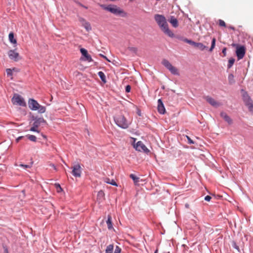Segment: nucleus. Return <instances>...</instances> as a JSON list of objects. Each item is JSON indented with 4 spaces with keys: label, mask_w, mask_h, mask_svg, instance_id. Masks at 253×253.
I'll use <instances>...</instances> for the list:
<instances>
[{
    "label": "nucleus",
    "mask_w": 253,
    "mask_h": 253,
    "mask_svg": "<svg viewBox=\"0 0 253 253\" xmlns=\"http://www.w3.org/2000/svg\"><path fill=\"white\" fill-rule=\"evenodd\" d=\"M158 111L161 114H164L166 112L165 107L161 99L158 100Z\"/></svg>",
    "instance_id": "obj_15"
},
{
    "label": "nucleus",
    "mask_w": 253,
    "mask_h": 253,
    "mask_svg": "<svg viewBox=\"0 0 253 253\" xmlns=\"http://www.w3.org/2000/svg\"><path fill=\"white\" fill-rule=\"evenodd\" d=\"M154 253H158V249H156L154 252Z\"/></svg>",
    "instance_id": "obj_49"
},
{
    "label": "nucleus",
    "mask_w": 253,
    "mask_h": 253,
    "mask_svg": "<svg viewBox=\"0 0 253 253\" xmlns=\"http://www.w3.org/2000/svg\"><path fill=\"white\" fill-rule=\"evenodd\" d=\"M101 56L103 57V58H105L106 60H108L107 58L105 56L103 55H101Z\"/></svg>",
    "instance_id": "obj_48"
},
{
    "label": "nucleus",
    "mask_w": 253,
    "mask_h": 253,
    "mask_svg": "<svg viewBox=\"0 0 253 253\" xmlns=\"http://www.w3.org/2000/svg\"><path fill=\"white\" fill-rule=\"evenodd\" d=\"M72 174L75 177H80L82 173V168L80 164L75 165L72 168Z\"/></svg>",
    "instance_id": "obj_11"
},
{
    "label": "nucleus",
    "mask_w": 253,
    "mask_h": 253,
    "mask_svg": "<svg viewBox=\"0 0 253 253\" xmlns=\"http://www.w3.org/2000/svg\"><path fill=\"white\" fill-rule=\"evenodd\" d=\"M26 137L31 141L35 142L37 140V137L36 136L31 134H28L26 135Z\"/></svg>",
    "instance_id": "obj_27"
},
{
    "label": "nucleus",
    "mask_w": 253,
    "mask_h": 253,
    "mask_svg": "<svg viewBox=\"0 0 253 253\" xmlns=\"http://www.w3.org/2000/svg\"><path fill=\"white\" fill-rule=\"evenodd\" d=\"M55 185H56V188L57 189L59 188L60 191H61L62 190V188L61 187L59 184H56Z\"/></svg>",
    "instance_id": "obj_44"
},
{
    "label": "nucleus",
    "mask_w": 253,
    "mask_h": 253,
    "mask_svg": "<svg viewBox=\"0 0 253 253\" xmlns=\"http://www.w3.org/2000/svg\"><path fill=\"white\" fill-rule=\"evenodd\" d=\"M98 75L103 83H105L106 82V76L103 72L99 71L98 73Z\"/></svg>",
    "instance_id": "obj_20"
},
{
    "label": "nucleus",
    "mask_w": 253,
    "mask_h": 253,
    "mask_svg": "<svg viewBox=\"0 0 253 253\" xmlns=\"http://www.w3.org/2000/svg\"><path fill=\"white\" fill-rule=\"evenodd\" d=\"M11 70H12V72L14 71L16 72H18L19 71V70L16 68H13Z\"/></svg>",
    "instance_id": "obj_45"
},
{
    "label": "nucleus",
    "mask_w": 253,
    "mask_h": 253,
    "mask_svg": "<svg viewBox=\"0 0 253 253\" xmlns=\"http://www.w3.org/2000/svg\"><path fill=\"white\" fill-rule=\"evenodd\" d=\"M220 116L229 124H231L232 123V119L225 112H221L220 113Z\"/></svg>",
    "instance_id": "obj_16"
},
{
    "label": "nucleus",
    "mask_w": 253,
    "mask_h": 253,
    "mask_svg": "<svg viewBox=\"0 0 253 253\" xmlns=\"http://www.w3.org/2000/svg\"><path fill=\"white\" fill-rule=\"evenodd\" d=\"M130 177L133 180L135 184H136L139 182V178L135 176L134 174H131L130 175Z\"/></svg>",
    "instance_id": "obj_24"
},
{
    "label": "nucleus",
    "mask_w": 253,
    "mask_h": 253,
    "mask_svg": "<svg viewBox=\"0 0 253 253\" xmlns=\"http://www.w3.org/2000/svg\"><path fill=\"white\" fill-rule=\"evenodd\" d=\"M215 42H216L215 39L213 38L211 41V46L209 49L210 51H212L213 49L214 48L215 45Z\"/></svg>",
    "instance_id": "obj_28"
},
{
    "label": "nucleus",
    "mask_w": 253,
    "mask_h": 253,
    "mask_svg": "<svg viewBox=\"0 0 253 253\" xmlns=\"http://www.w3.org/2000/svg\"><path fill=\"white\" fill-rule=\"evenodd\" d=\"M186 138L188 140V142L189 144H194V141H193L190 138V137H189L188 136H186Z\"/></svg>",
    "instance_id": "obj_38"
},
{
    "label": "nucleus",
    "mask_w": 253,
    "mask_h": 253,
    "mask_svg": "<svg viewBox=\"0 0 253 253\" xmlns=\"http://www.w3.org/2000/svg\"><path fill=\"white\" fill-rule=\"evenodd\" d=\"M38 109L37 110L38 111L39 113H43L46 111V108L44 106L41 105L39 104V107L38 106Z\"/></svg>",
    "instance_id": "obj_23"
},
{
    "label": "nucleus",
    "mask_w": 253,
    "mask_h": 253,
    "mask_svg": "<svg viewBox=\"0 0 253 253\" xmlns=\"http://www.w3.org/2000/svg\"><path fill=\"white\" fill-rule=\"evenodd\" d=\"M114 121L119 127L123 129L127 128L130 124L125 116L121 114L116 116Z\"/></svg>",
    "instance_id": "obj_2"
},
{
    "label": "nucleus",
    "mask_w": 253,
    "mask_h": 253,
    "mask_svg": "<svg viewBox=\"0 0 253 253\" xmlns=\"http://www.w3.org/2000/svg\"><path fill=\"white\" fill-rule=\"evenodd\" d=\"M162 63L172 74L179 75L178 71L177 68L173 66L168 60L164 59Z\"/></svg>",
    "instance_id": "obj_5"
},
{
    "label": "nucleus",
    "mask_w": 253,
    "mask_h": 253,
    "mask_svg": "<svg viewBox=\"0 0 253 253\" xmlns=\"http://www.w3.org/2000/svg\"><path fill=\"white\" fill-rule=\"evenodd\" d=\"M169 22L172 24V26L174 28H177L178 26V20L174 16H171L169 19Z\"/></svg>",
    "instance_id": "obj_17"
},
{
    "label": "nucleus",
    "mask_w": 253,
    "mask_h": 253,
    "mask_svg": "<svg viewBox=\"0 0 253 253\" xmlns=\"http://www.w3.org/2000/svg\"><path fill=\"white\" fill-rule=\"evenodd\" d=\"M219 25L220 26H223V27H225V26H226V24H225V23L224 22V21L221 19L219 20Z\"/></svg>",
    "instance_id": "obj_37"
},
{
    "label": "nucleus",
    "mask_w": 253,
    "mask_h": 253,
    "mask_svg": "<svg viewBox=\"0 0 253 253\" xmlns=\"http://www.w3.org/2000/svg\"><path fill=\"white\" fill-rule=\"evenodd\" d=\"M121 249L118 246L115 248L114 253H121Z\"/></svg>",
    "instance_id": "obj_36"
},
{
    "label": "nucleus",
    "mask_w": 253,
    "mask_h": 253,
    "mask_svg": "<svg viewBox=\"0 0 253 253\" xmlns=\"http://www.w3.org/2000/svg\"><path fill=\"white\" fill-rule=\"evenodd\" d=\"M9 59L14 62H17L21 59L19 54L16 52V49H11L8 51L7 53Z\"/></svg>",
    "instance_id": "obj_7"
},
{
    "label": "nucleus",
    "mask_w": 253,
    "mask_h": 253,
    "mask_svg": "<svg viewBox=\"0 0 253 253\" xmlns=\"http://www.w3.org/2000/svg\"><path fill=\"white\" fill-rule=\"evenodd\" d=\"M33 120L34 121L33 125L35 126H44L47 124L46 121L42 118L34 117H33Z\"/></svg>",
    "instance_id": "obj_8"
},
{
    "label": "nucleus",
    "mask_w": 253,
    "mask_h": 253,
    "mask_svg": "<svg viewBox=\"0 0 253 253\" xmlns=\"http://www.w3.org/2000/svg\"><path fill=\"white\" fill-rule=\"evenodd\" d=\"M24 137V136H19L16 139V140L17 142H18L20 140L23 138Z\"/></svg>",
    "instance_id": "obj_46"
},
{
    "label": "nucleus",
    "mask_w": 253,
    "mask_h": 253,
    "mask_svg": "<svg viewBox=\"0 0 253 253\" xmlns=\"http://www.w3.org/2000/svg\"><path fill=\"white\" fill-rule=\"evenodd\" d=\"M4 253H8V251H7V249H5Z\"/></svg>",
    "instance_id": "obj_50"
},
{
    "label": "nucleus",
    "mask_w": 253,
    "mask_h": 253,
    "mask_svg": "<svg viewBox=\"0 0 253 253\" xmlns=\"http://www.w3.org/2000/svg\"><path fill=\"white\" fill-rule=\"evenodd\" d=\"M106 182L107 183H109L112 185L117 186V183L113 179H112L111 182L106 181Z\"/></svg>",
    "instance_id": "obj_35"
},
{
    "label": "nucleus",
    "mask_w": 253,
    "mask_h": 253,
    "mask_svg": "<svg viewBox=\"0 0 253 253\" xmlns=\"http://www.w3.org/2000/svg\"><path fill=\"white\" fill-rule=\"evenodd\" d=\"M234 78V75L232 74H230L228 75V79L230 84H233L235 83Z\"/></svg>",
    "instance_id": "obj_26"
},
{
    "label": "nucleus",
    "mask_w": 253,
    "mask_h": 253,
    "mask_svg": "<svg viewBox=\"0 0 253 253\" xmlns=\"http://www.w3.org/2000/svg\"><path fill=\"white\" fill-rule=\"evenodd\" d=\"M6 72L7 76H12V70H11V69H7L6 70Z\"/></svg>",
    "instance_id": "obj_34"
},
{
    "label": "nucleus",
    "mask_w": 253,
    "mask_h": 253,
    "mask_svg": "<svg viewBox=\"0 0 253 253\" xmlns=\"http://www.w3.org/2000/svg\"><path fill=\"white\" fill-rule=\"evenodd\" d=\"M131 86L129 85H127L126 86L125 91L126 92L128 93L130 91Z\"/></svg>",
    "instance_id": "obj_39"
},
{
    "label": "nucleus",
    "mask_w": 253,
    "mask_h": 253,
    "mask_svg": "<svg viewBox=\"0 0 253 253\" xmlns=\"http://www.w3.org/2000/svg\"><path fill=\"white\" fill-rule=\"evenodd\" d=\"M195 46L200 49L201 51H203L207 48V46L204 45L201 42H196Z\"/></svg>",
    "instance_id": "obj_19"
},
{
    "label": "nucleus",
    "mask_w": 253,
    "mask_h": 253,
    "mask_svg": "<svg viewBox=\"0 0 253 253\" xmlns=\"http://www.w3.org/2000/svg\"><path fill=\"white\" fill-rule=\"evenodd\" d=\"M226 48H224L222 49V53L224 54V55H225V54H226Z\"/></svg>",
    "instance_id": "obj_47"
},
{
    "label": "nucleus",
    "mask_w": 253,
    "mask_h": 253,
    "mask_svg": "<svg viewBox=\"0 0 253 253\" xmlns=\"http://www.w3.org/2000/svg\"><path fill=\"white\" fill-rule=\"evenodd\" d=\"M84 28L87 31H89L91 30V27L90 24L88 22H86L84 26Z\"/></svg>",
    "instance_id": "obj_31"
},
{
    "label": "nucleus",
    "mask_w": 253,
    "mask_h": 253,
    "mask_svg": "<svg viewBox=\"0 0 253 253\" xmlns=\"http://www.w3.org/2000/svg\"><path fill=\"white\" fill-rule=\"evenodd\" d=\"M235 62V59L233 58H231L230 59H229V61H228V65H227V68L228 69H230L231 68L233 65L234 64Z\"/></svg>",
    "instance_id": "obj_25"
},
{
    "label": "nucleus",
    "mask_w": 253,
    "mask_h": 253,
    "mask_svg": "<svg viewBox=\"0 0 253 253\" xmlns=\"http://www.w3.org/2000/svg\"><path fill=\"white\" fill-rule=\"evenodd\" d=\"M183 41L186 43H188L192 45H193L195 46V45L196 44V42L192 41V40H189L188 39H184L183 40Z\"/></svg>",
    "instance_id": "obj_30"
},
{
    "label": "nucleus",
    "mask_w": 253,
    "mask_h": 253,
    "mask_svg": "<svg viewBox=\"0 0 253 253\" xmlns=\"http://www.w3.org/2000/svg\"><path fill=\"white\" fill-rule=\"evenodd\" d=\"M106 223L107 224L108 228L109 229H111L113 228L111 216H110V215L108 216V218L106 221Z\"/></svg>",
    "instance_id": "obj_21"
},
{
    "label": "nucleus",
    "mask_w": 253,
    "mask_h": 253,
    "mask_svg": "<svg viewBox=\"0 0 253 253\" xmlns=\"http://www.w3.org/2000/svg\"><path fill=\"white\" fill-rule=\"evenodd\" d=\"M39 103L34 99H29L28 101V105L30 109L33 111H37L38 109V106L39 107Z\"/></svg>",
    "instance_id": "obj_13"
},
{
    "label": "nucleus",
    "mask_w": 253,
    "mask_h": 253,
    "mask_svg": "<svg viewBox=\"0 0 253 253\" xmlns=\"http://www.w3.org/2000/svg\"><path fill=\"white\" fill-rule=\"evenodd\" d=\"M114 249L113 245H109L108 246L105 250V253H113Z\"/></svg>",
    "instance_id": "obj_22"
},
{
    "label": "nucleus",
    "mask_w": 253,
    "mask_h": 253,
    "mask_svg": "<svg viewBox=\"0 0 253 253\" xmlns=\"http://www.w3.org/2000/svg\"><path fill=\"white\" fill-rule=\"evenodd\" d=\"M8 39L9 40V42L13 43V44H16L17 43V41L14 38V34L12 32H10L9 34V35H8Z\"/></svg>",
    "instance_id": "obj_18"
},
{
    "label": "nucleus",
    "mask_w": 253,
    "mask_h": 253,
    "mask_svg": "<svg viewBox=\"0 0 253 253\" xmlns=\"http://www.w3.org/2000/svg\"><path fill=\"white\" fill-rule=\"evenodd\" d=\"M38 127V126H35L33 125V126L31 127L30 130L34 132H39L40 131L37 129Z\"/></svg>",
    "instance_id": "obj_33"
},
{
    "label": "nucleus",
    "mask_w": 253,
    "mask_h": 253,
    "mask_svg": "<svg viewBox=\"0 0 253 253\" xmlns=\"http://www.w3.org/2000/svg\"><path fill=\"white\" fill-rule=\"evenodd\" d=\"M106 181L110 182L109 179H107V180H106Z\"/></svg>",
    "instance_id": "obj_51"
},
{
    "label": "nucleus",
    "mask_w": 253,
    "mask_h": 253,
    "mask_svg": "<svg viewBox=\"0 0 253 253\" xmlns=\"http://www.w3.org/2000/svg\"><path fill=\"white\" fill-rule=\"evenodd\" d=\"M80 51L82 55L84 56L83 57L81 58V59L83 61H87L88 62H90L92 61L91 56L88 54L86 49L84 48H81L80 49Z\"/></svg>",
    "instance_id": "obj_12"
},
{
    "label": "nucleus",
    "mask_w": 253,
    "mask_h": 253,
    "mask_svg": "<svg viewBox=\"0 0 253 253\" xmlns=\"http://www.w3.org/2000/svg\"><path fill=\"white\" fill-rule=\"evenodd\" d=\"M232 46L236 47V53L238 60L242 59L245 56L246 53L245 47L243 45H240L236 43H232Z\"/></svg>",
    "instance_id": "obj_4"
},
{
    "label": "nucleus",
    "mask_w": 253,
    "mask_h": 253,
    "mask_svg": "<svg viewBox=\"0 0 253 253\" xmlns=\"http://www.w3.org/2000/svg\"><path fill=\"white\" fill-rule=\"evenodd\" d=\"M205 98L209 104L213 107H217L220 105L219 103L211 96H207L205 97Z\"/></svg>",
    "instance_id": "obj_14"
},
{
    "label": "nucleus",
    "mask_w": 253,
    "mask_h": 253,
    "mask_svg": "<svg viewBox=\"0 0 253 253\" xmlns=\"http://www.w3.org/2000/svg\"><path fill=\"white\" fill-rule=\"evenodd\" d=\"M100 5L103 9H104L113 14H115L116 15H119L122 12V11H121L120 9V8H117L116 6H113V7L110 6H106L105 5H103V4H100Z\"/></svg>",
    "instance_id": "obj_10"
},
{
    "label": "nucleus",
    "mask_w": 253,
    "mask_h": 253,
    "mask_svg": "<svg viewBox=\"0 0 253 253\" xmlns=\"http://www.w3.org/2000/svg\"><path fill=\"white\" fill-rule=\"evenodd\" d=\"M128 49L132 52L136 53L137 51V48L133 46H129L128 47Z\"/></svg>",
    "instance_id": "obj_32"
},
{
    "label": "nucleus",
    "mask_w": 253,
    "mask_h": 253,
    "mask_svg": "<svg viewBox=\"0 0 253 253\" xmlns=\"http://www.w3.org/2000/svg\"><path fill=\"white\" fill-rule=\"evenodd\" d=\"M230 29H234V28L233 27H230Z\"/></svg>",
    "instance_id": "obj_52"
},
{
    "label": "nucleus",
    "mask_w": 253,
    "mask_h": 253,
    "mask_svg": "<svg viewBox=\"0 0 253 253\" xmlns=\"http://www.w3.org/2000/svg\"><path fill=\"white\" fill-rule=\"evenodd\" d=\"M243 100L249 111L253 112V100L246 91H245L243 94Z\"/></svg>",
    "instance_id": "obj_3"
},
{
    "label": "nucleus",
    "mask_w": 253,
    "mask_h": 253,
    "mask_svg": "<svg viewBox=\"0 0 253 253\" xmlns=\"http://www.w3.org/2000/svg\"><path fill=\"white\" fill-rule=\"evenodd\" d=\"M232 246L233 248L236 249L239 253H240V248L234 241H233L232 242Z\"/></svg>",
    "instance_id": "obj_29"
},
{
    "label": "nucleus",
    "mask_w": 253,
    "mask_h": 253,
    "mask_svg": "<svg viewBox=\"0 0 253 253\" xmlns=\"http://www.w3.org/2000/svg\"><path fill=\"white\" fill-rule=\"evenodd\" d=\"M134 147L136 151H138L139 152H144L147 154L150 152L149 150L146 147V146L144 144V143L141 141H138L136 143V144L134 145Z\"/></svg>",
    "instance_id": "obj_9"
},
{
    "label": "nucleus",
    "mask_w": 253,
    "mask_h": 253,
    "mask_svg": "<svg viewBox=\"0 0 253 253\" xmlns=\"http://www.w3.org/2000/svg\"><path fill=\"white\" fill-rule=\"evenodd\" d=\"M211 198L210 196L207 195L205 197V200L206 201H210Z\"/></svg>",
    "instance_id": "obj_43"
},
{
    "label": "nucleus",
    "mask_w": 253,
    "mask_h": 253,
    "mask_svg": "<svg viewBox=\"0 0 253 253\" xmlns=\"http://www.w3.org/2000/svg\"><path fill=\"white\" fill-rule=\"evenodd\" d=\"M76 3H77V4H78L79 5H80V6H82V7H84V8H85V9H87V6H85V5H83L82 3H81V2H79V1H76Z\"/></svg>",
    "instance_id": "obj_41"
},
{
    "label": "nucleus",
    "mask_w": 253,
    "mask_h": 253,
    "mask_svg": "<svg viewBox=\"0 0 253 253\" xmlns=\"http://www.w3.org/2000/svg\"><path fill=\"white\" fill-rule=\"evenodd\" d=\"M154 19L162 31L169 37H174V34L169 29L165 17L163 15L156 14Z\"/></svg>",
    "instance_id": "obj_1"
},
{
    "label": "nucleus",
    "mask_w": 253,
    "mask_h": 253,
    "mask_svg": "<svg viewBox=\"0 0 253 253\" xmlns=\"http://www.w3.org/2000/svg\"><path fill=\"white\" fill-rule=\"evenodd\" d=\"M14 105H18L21 106H26V103L24 98L18 94H15L11 99Z\"/></svg>",
    "instance_id": "obj_6"
},
{
    "label": "nucleus",
    "mask_w": 253,
    "mask_h": 253,
    "mask_svg": "<svg viewBox=\"0 0 253 253\" xmlns=\"http://www.w3.org/2000/svg\"><path fill=\"white\" fill-rule=\"evenodd\" d=\"M49 166L50 167H51V168H52L55 171L57 170L56 167L55 166V165L54 164L50 163V164H49Z\"/></svg>",
    "instance_id": "obj_42"
},
{
    "label": "nucleus",
    "mask_w": 253,
    "mask_h": 253,
    "mask_svg": "<svg viewBox=\"0 0 253 253\" xmlns=\"http://www.w3.org/2000/svg\"><path fill=\"white\" fill-rule=\"evenodd\" d=\"M20 166L24 168V169H26V168H30L31 167V166L29 165H23V164H21L20 165Z\"/></svg>",
    "instance_id": "obj_40"
}]
</instances>
